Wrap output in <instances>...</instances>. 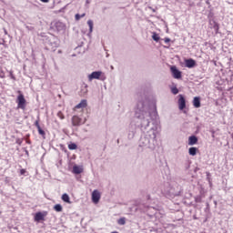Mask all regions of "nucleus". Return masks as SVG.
Returning a JSON list of instances; mask_svg holds the SVG:
<instances>
[{
    "label": "nucleus",
    "instance_id": "1",
    "mask_svg": "<svg viewBox=\"0 0 233 233\" xmlns=\"http://www.w3.org/2000/svg\"><path fill=\"white\" fill-rule=\"evenodd\" d=\"M157 118L156 107L145 105V102H138L135 109V116L127 127V139H134L137 128L142 132L148 130L150 120Z\"/></svg>",
    "mask_w": 233,
    "mask_h": 233
},
{
    "label": "nucleus",
    "instance_id": "2",
    "mask_svg": "<svg viewBox=\"0 0 233 233\" xmlns=\"http://www.w3.org/2000/svg\"><path fill=\"white\" fill-rule=\"evenodd\" d=\"M150 125L151 127L149 130L141 136L138 145L141 148H149L150 150H155L157 143V140L156 139V137H157L156 135L158 126L157 120L156 118H151Z\"/></svg>",
    "mask_w": 233,
    "mask_h": 233
},
{
    "label": "nucleus",
    "instance_id": "3",
    "mask_svg": "<svg viewBox=\"0 0 233 233\" xmlns=\"http://www.w3.org/2000/svg\"><path fill=\"white\" fill-rule=\"evenodd\" d=\"M88 79L89 81H92L93 79H100V81H105V79H106V76L102 71H94L90 75H88Z\"/></svg>",
    "mask_w": 233,
    "mask_h": 233
},
{
    "label": "nucleus",
    "instance_id": "4",
    "mask_svg": "<svg viewBox=\"0 0 233 233\" xmlns=\"http://www.w3.org/2000/svg\"><path fill=\"white\" fill-rule=\"evenodd\" d=\"M16 103L17 108H21V110H25V108H26V99H25V96L23 94L18 95Z\"/></svg>",
    "mask_w": 233,
    "mask_h": 233
},
{
    "label": "nucleus",
    "instance_id": "5",
    "mask_svg": "<svg viewBox=\"0 0 233 233\" xmlns=\"http://www.w3.org/2000/svg\"><path fill=\"white\" fill-rule=\"evenodd\" d=\"M71 123L74 127H81V125H85L86 123V118L83 120V118L78 116H73L71 118Z\"/></svg>",
    "mask_w": 233,
    "mask_h": 233
},
{
    "label": "nucleus",
    "instance_id": "6",
    "mask_svg": "<svg viewBox=\"0 0 233 233\" xmlns=\"http://www.w3.org/2000/svg\"><path fill=\"white\" fill-rule=\"evenodd\" d=\"M170 71H171V74H172V76L174 77V79H181L182 73H181V71H179V69H177V67L176 66H172L170 67Z\"/></svg>",
    "mask_w": 233,
    "mask_h": 233
},
{
    "label": "nucleus",
    "instance_id": "7",
    "mask_svg": "<svg viewBox=\"0 0 233 233\" xmlns=\"http://www.w3.org/2000/svg\"><path fill=\"white\" fill-rule=\"evenodd\" d=\"M178 97V108L179 110H185V108H187V100L183 95H179Z\"/></svg>",
    "mask_w": 233,
    "mask_h": 233
},
{
    "label": "nucleus",
    "instance_id": "8",
    "mask_svg": "<svg viewBox=\"0 0 233 233\" xmlns=\"http://www.w3.org/2000/svg\"><path fill=\"white\" fill-rule=\"evenodd\" d=\"M99 199H101V193H99V191L97 189H95L92 192V201L95 204L99 203Z\"/></svg>",
    "mask_w": 233,
    "mask_h": 233
},
{
    "label": "nucleus",
    "instance_id": "9",
    "mask_svg": "<svg viewBox=\"0 0 233 233\" xmlns=\"http://www.w3.org/2000/svg\"><path fill=\"white\" fill-rule=\"evenodd\" d=\"M46 211L35 213V221H45V217L46 216Z\"/></svg>",
    "mask_w": 233,
    "mask_h": 233
},
{
    "label": "nucleus",
    "instance_id": "10",
    "mask_svg": "<svg viewBox=\"0 0 233 233\" xmlns=\"http://www.w3.org/2000/svg\"><path fill=\"white\" fill-rule=\"evenodd\" d=\"M187 68H194L196 66V60L189 58L185 61Z\"/></svg>",
    "mask_w": 233,
    "mask_h": 233
},
{
    "label": "nucleus",
    "instance_id": "11",
    "mask_svg": "<svg viewBox=\"0 0 233 233\" xmlns=\"http://www.w3.org/2000/svg\"><path fill=\"white\" fill-rule=\"evenodd\" d=\"M193 106H195V108H199L201 106V98H199V96L194 97Z\"/></svg>",
    "mask_w": 233,
    "mask_h": 233
},
{
    "label": "nucleus",
    "instance_id": "12",
    "mask_svg": "<svg viewBox=\"0 0 233 233\" xmlns=\"http://www.w3.org/2000/svg\"><path fill=\"white\" fill-rule=\"evenodd\" d=\"M197 144H198V137L191 136L188 137V145L190 147H193V145H197Z\"/></svg>",
    "mask_w": 233,
    "mask_h": 233
},
{
    "label": "nucleus",
    "instance_id": "13",
    "mask_svg": "<svg viewBox=\"0 0 233 233\" xmlns=\"http://www.w3.org/2000/svg\"><path fill=\"white\" fill-rule=\"evenodd\" d=\"M87 105L88 104L86 102V99H83V100H81V102L79 104H77L75 106V108H77V109H79V108H86Z\"/></svg>",
    "mask_w": 233,
    "mask_h": 233
},
{
    "label": "nucleus",
    "instance_id": "14",
    "mask_svg": "<svg viewBox=\"0 0 233 233\" xmlns=\"http://www.w3.org/2000/svg\"><path fill=\"white\" fill-rule=\"evenodd\" d=\"M83 172V167L79 166H74L73 167V173L74 174H81Z\"/></svg>",
    "mask_w": 233,
    "mask_h": 233
},
{
    "label": "nucleus",
    "instance_id": "15",
    "mask_svg": "<svg viewBox=\"0 0 233 233\" xmlns=\"http://www.w3.org/2000/svg\"><path fill=\"white\" fill-rule=\"evenodd\" d=\"M189 156H196L198 154V148L197 147H190L188 149Z\"/></svg>",
    "mask_w": 233,
    "mask_h": 233
},
{
    "label": "nucleus",
    "instance_id": "16",
    "mask_svg": "<svg viewBox=\"0 0 233 233\" xmlns=\"http://www.w3.org/2000/svg\"><path fill=\"white\" fill-rule=\"evenodd\" d=\"M62 200L65 203H70V197L68 196V194L65 193L62 195Z\"/></svg>",
    "mask_w": 233,
    "mask_h": 233
},
{
    "label": "nucleus",
    "instance_id": "17",
    "mask_svg": "<svg viewBox=\"0 0 233 233\" xmlns=\"http://www.w3.org/2000/svg\"><path fill=\"white\" fill-rule=\"evenodd\" d=\"M87 25L89 26V34H92V32L94 31V21L88 20Z\"/></svg>",
    "mask_w": 233,
    "mask_h": 233
},
{
    "label": "nucleus",
    "instance_id": "18",
    "mask_svg": "<svg viewBox=\"0 0 233 233\" xmlns=\"http://www.w3.org/2000/svg\"><path fill=\"white\" fill-rule=\"evenodd\" d=\"M54 210H56V212H63V206H61V204H56L54 207Z\"/></svg>",
    "mask_w": 233,
    "mask_h": 233
},
{
    "label": "nucleus",
    "instance_id": "19",
    "mask_svg": "<svg viewBox=\"0 0 233 233\" xmlns=\"http://www.w3.org/2000/svg\"><path fill=\"white\" fill-rule=\"evenodd\" d=\"M171 94H173L174 96H177V94H179V89H177V86H172L171 87Z\"/></svg>",
    "mask_w": 233,
    "mask_h": 233
},
{
    "label": "nucleus",
    "instance_id": "20",
    "mask_svg": "<svg viewBox=\"0 0 233 233\" xmlns=\"http://www.w3.org/2000/svg\"><path fill=\"white\" fill-rule=\"evenodd\" d=\"M117 223H118V225H121V226L127 225V218H121L117 220Z\"/></svg>",
    "mask_w": 233,
    "mask_h": 233
},
{
    "label": "nucleus",
    "instance_id": "21",
    "mask_svg": "<svg viewBox=\"0 0 233 233\" xmlns=\"http://www.w3.org/2000/svg\"><path fill=\"white\" fill-rule=\"evenodd\" d=\"M69 150H76L77 149V145L76 143H71L68 145Z\"/></svg>",
    "mask_w": 233,
    "mask_h": 233
},
{
    "label": "nucleus",
    "instance_id": "22",
    "mask_svg": "<svg viewBox=\"0 0 233 233\" xmlns=\"http://www.w3.org/2000/svg\"><path fill=\"white\" fill-rule=\"evenodd\" d=\"M152 39L157 43L160 39L159 35H157V33H153Z\"/></svg>",
    "mask_w": 233,
    "mask_h": 233
},
{
    "label": "nucleus",
    "instance_id": "23",
    "mask_svg": "<svg viewBox=\"0 0 233 233\" xmlns=\"http://www.w3.org/2000/svg\"><path fill=\"white\" fill-rule=\"evenodd\" d=\"M56 26L57 30H63L65 28V25H63V23H60V22L56 23Z\"/></svg>",
    "mask_w": 233,
    "mask_h": 233
},
{
    "label": "nucleus",
    "instance_id": "24",
    "mask_svg": "<svg viewBox=\"0 0 233 233\" xmlns=\"http://www.w3.org/2000/svg\"><path fill=\"white\" fill-rule=\"evenodd\" d=\"M86 14H82V15H79V14H76L75 15V19L76 21H79V19H82V17H85Z\"/></svg>",
    "mask_w": 233,
    "mask_h": 233
},
{
    "label": "nucleus",
    "instance_id": "25",
    "mask_svg": "<svg viewBox=\"0 0 233 233\" xmlns=\"http://www.w3.org/2000/svg\"><path fill=\"white\" fill-rule=\"evenodd\" d=\"M38 130V134L40 136H42L43 137H45V136H46V134L45 133V130H43L41 127L37 129Z\"/></svg>",
    "mask_w": 233,
    "mask_h": 233
},
{
    "label": "nucleus",
    "instance_id": "26",
    "mask_svg": "<svg viewBox=\"0 0 233 233\" xmlns=\"http://www.w3.org/2000/svg\"><path fill=\"white\" fill-rule=\"evenodd\" d=\"M57 116L60 118V119H65V116L63 115V113L60 111L57 113Z\"/></svg>",
    "mask_w": 233,
    "mask_h": 233
},
{
    "label": "nucleus",
    "instance_id": "27",
    "mask_svg": "<svg viewBox=\"0 0 233 233\" xmlns=\"http://www.w3.org/2000/svg\"><path fill=\"white\" fill-rule=\"evenodd\" d=\"M5 71H3L2 69H0V77L2 78V79H5Z\"/></svg>",
    "mask_w": 233,
    "mask_h": 233
},
{
    "label": "nucleus",
    "instance_id": "28",
    "mask_svg": "<svg viewBox=\"0 0 233 233\" xmlns=\"http://www.w3.org/2000/svg\"><path fill=\"white\" fill-rule=\"evenodd\" d=\"M214 28L215 30L218 32L219 30V25L218 23L215 22L214 24Z\"/></svg>",
    "mask_w": 233,
    "mask_h": 233
},
{
    "label": "nucleus",
    "instance_id": "29",
    "mask_svg": "<svg viewBox=\"0 0 233 233\" xmlns=\"http://www.w3.org/2000/svg\"><path fill=\"white\" fill-rule=\"evenodd\" d=\"M35 127H36L37 129L41 128V126L39 125V120H36L35 122Z\"/></svg>",
    "mask_w": 233,
    "mask_h": 233
},
{
    "label": "nucleus",
    "instance_id": "30",
    "mask_svg": "<svg viewBox=\"0 0 233 233\" xmlns=\"http://www.w3.org/2000/svg\"><path fill=\"white\" fill-rule=\"evenodd\" d=\"M10 77L11 79H13L14 81H15V76H14V73L12 71H10Z\"/></svg>",
    "mask_w": 233,
    "mask_h": 233
},
{
    "label": "nucleus",
    "instance_id": "31",
    "mask_svg": "<svg viewBox=\"0 0 233 233\" xmlns=\"http://www.w3.org/2000/svg\"><path fill=\"white\" fill-rule=\"evenodd\" d=\"M20 174L21 176H25V174H26V169H21Z\"/></svg>",
    "mask_w": 233,
    "mask_h": 233
},
{
    "label": "nucleus",
    "instance_id": "32",
    "mask_svg": "<svg viewBox=\"0 0 233 233\" xmlns=\"http://www.w3.org/2000/svg\"><path fill=\"white\" fill-rule=\"evenodd\" d=\"M25 28H26L27 30H34V27L28 26V25H26Z\"/></svg>",
    "mask_w": 233,
    "mask_h": 233
},
{
    "label": "nucleus",
    "instance_id": "33",
    "mask_svg": "<svg viewBox=\"0 0 233 233\" xmlns=\"http://www.w3.org/2000/svg\"><path fill=\"white\" fill-rule=\"evenodd\" d=\"M165 43H170V38H165Z\"/></svg>",
    "mask_w": 233,
    "mask_h": 233
},
{
    "label": "nucleus",
    "instance_id": "34",
    "mask_svg": "<svg viewBox=\"0 0 233 233\" xmlns=\"http://www.w3.org/2000/svg\"><path fill=\"white\" fill-rule=\"evenodd\" d=\"M42 3H48V0H40Z\"/></svg>",
    "mask_w": 233,
    "mask_h": 233
},
{
    "label": "nucleus",
    "instance_id": "35",
    "mask_svg": "<svg viewBox=\"0 0 233 233\" xmlns=\"http://www.w3.org/2000/svg\"><path fill=\"white\" fill-rule=\"evenodd\" d=\"M214 134H215V132H214V131H212V137H214Z\"/></svg>",
    "mask_w": 233,
    "mask_h": 233
},
{
    "label": "nucleus",
    "instance_id": "36",
    "mask_svg": "<svg viewBox=\"0 0 233 233\" xmlns=\"http://www.w3.org/2000/svg\"><path fill=\"white\" fill-rule=\"evenodd\" d=\"M206 3H207V5H209L208 1H207Z\"/></svg>",
    "mask_w": 233,
    "mask_h": 233
}]
</instances>
